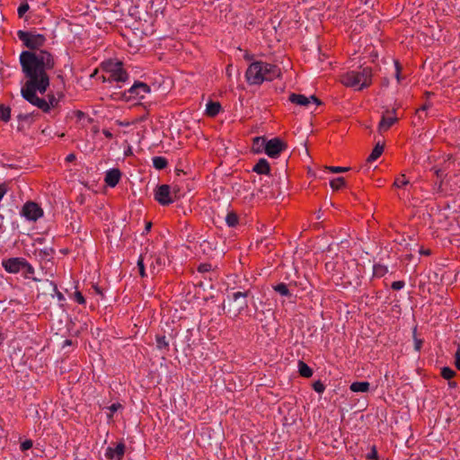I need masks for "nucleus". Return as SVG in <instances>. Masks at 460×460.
Listing matches in <instances>:
<instances>
[{"label": "nucleus", "instance_id": "nucleus-52", "mask_svg": "<svg viewBox=\"0 0 460 460\" xmlns=\"http://www.w3.org/2000/svg\"><path fill=\"white\" fill-rule=\"evenodd\" d=\"M102 134H103L107 138H112V137H113L112 133H111L109 129H103V130H102Z\"/></svg>", "mask_w": 460, "mask_h": 460}, {"label": "nucleus", "instance_id": "nucleus-8", "mask_svg": "<svg viewBox=\"0 0 460 460\" xmlns=\"http://www.w3.org/2000/svg\"><path fill=\"white\" fill-rule=\"evenodd\" d=\"M21 215L28 220L36 221L43 216V210L36 202L27 201L22 208Z\"/></svg>", "mask_w": 460, "mask_h": 460}, {"label": "nucleus", "instance_id": "nucleus-14", "mask_svg": "<svg viewBox=\"0 0 460 460\" xmlns=\"http://www.w3.org/2000/svg\"><path fill=\"white\" fill-rule=\"evenodd\" d=\"M121 178V172L119 169H111L106 172L104 181L110 187H115Z\"/></svg>", "mask_w": 460, "mask_h": 460}, {"label": "nucleus", "instance_id": "nucleus-55", "mask_svg": "<svg viewBox=\"0 0 460 460\" xmlns=\"http://www.w3.org/2000/svg\"><path fill=\"white\" fill-rule=\"evenodd\" d=\"M151 227H152V223L151 222L146 223V231H147V232L150 231Z\"/></svg>", "mask_w": 460, "mask_h": 460}, {"label": "nucleus", "instance_id": "nucleus-45", "mask_svg": "<svg viewBox=\"0 0 460 460\" xmlns=\"http://www.w3.org/2000/svg\"><path fill=\"white\" fill-rule=\"evenodd\" d=\"M7 192V184L5 182L0 184V200Z\"/></svg>", "mask_w": 460, "mask_h": 460}, {"label": "nucleus", "instance_id": "nucleus-30", "mask_svg": "<svg viewBox=\"0 0 460 460\" xmlns=\"http://www.w3.org/2000/svg\"><path fill=\"white\" fill-rule=\"evenodd\" d=\"M265 143H266V139L264 137H256L253 139L252 149L254 150L255 153H261V146H264Z\"/></svg>", "mask_w": 460, "mask_h": 460}, {"label": "nucleus", "instance_id": "nucleus-31", "mask_svg": "<svg viewBox=\"0 0 460 460\" xmlns=\"http://www.w3.org/2000/svg\"><path fill=\"white\" fill-rule=\"evenodd\" d=\"M456 375V371L453 370L451 367H444L441 369V376L444 379L450 380Z\"/></svg>", "mask_w": 460, "mask_h": 460}, {"label": "nucleus", "instance_id": "nucleus-39", "mask_svg": "<svg viewBox=\"0 0 460 460\" xmlns=\"http://www.w3.org/2000/svg\"><path fill=\"white\" fill-rule=\"evenodd\" d=\"M456 351L455 353V366L456 367L460 370V344L459 343H456Z\"/></svg>", "mask_w": 460, "mask_h": 460}, {"label": "nucleus", "instance_id": "nucleus-48", "mask_svg": "<svg viewBox=\"0 0 460 460\" xmlns=\"http://www.w3.org/2000/svg\"><path fill=\"white\" fill-rule=\"evenodd\" d=\"M433 170L438 178H443L445 176V172L442 169L434 167Z\"/></svg>", "mask_w": 460, "mask_h": 460}, {"label": "nucleus", "instance_id": "nucleus-3", "mask_svg": "<svg viewBox=\"0 0 460 460\" xmlns=\"http://www.w3.org/2000/svg\"><path fill=\"white\" fill-rule=\"evenodd\" d=\"M372 68L366 66L360 67L359 71H349L341 76V83L347 87H357V90H362L372 84Z\"/></svg>", "mask_w": 460, "mask_h": 460}, {"label": "nucleus", "instance_id": "nucleus-1", "mask_svg": "<svg viewBox=\"0 0 460 460\" xmlns=\"http://www.w3.org/2000/svg\"><path fill=\"white\" fill-rule=\"evenodd\" d=\"M20 64L27 79L21 89L22 98L43 112H49V104L47 100L37 96V93L43 94L49 86L47 70L53 69L55 66L52 54L47 50L39 52L24 50L20 54Z\"/></svg>", "mask_w": 460, "mask_h": 460}, {"label": "nucleus", "instance_id": "nucleus-57", "mask_svg": "<svg viewBox=\"0 0 460 460\" xmlns=\"http://www.w3.org/2000/svg\"><path fill=\"white\" fill-rule=\"evenodd\" d=\"M4 340V337L2 332H0V346L2 345L3 341Z\"/></svg>", "mask_w": 460, "mask_h": 460}, {"label": "nucleus", "instance_id": "nucleus-60", "mask_svg": "<svg viewBox=\"0 0 460 460\" xmlns=\"http://www.w3.org/2000/svg\"><path fill=\"white\" fill-rule=\"evenodd\" d=\"M425 254H429V251H424Z\"/></svg>", "mask_w": 460, "mask_h": 460}, {"label": "nucleus", "instance_id": "nucleus-46", "mask_svg": "<svg viewBox=\"0 0 460 460\" xmlns=\"http://www.w3.org/2000/svg\"><path fill=\"white\" fill-rule=\"evenodd\" d=\"M172 197L175 199L180 198V188L178 186H174L172 188Z\"/></svg>", "mask_w": 460, "mask_h": 460}, {"label": "nucleus", "instance_id": "nucleus-42", "mask_svg": "<svg viewBox=\"0 0 460 460\" xmlns=\"http://www.w3.org/2000/svg\"><path fill=\"white\" fill-rule=\"evenodd\" d=\"M31 447H32V441L30 440V439H26L25 441H23L21 444V450L22 451H26V450L31 448Z\"/></svg>", "mask_w": 460, "mask_h": 460}, {"label": "nucleus", "instance_id": "nucleus-6", "mask_svg": "<svg viewBox=\"0 0 460 460\" xmlns=\"http://www.w3.org/2000/svg\"><path fill=\"white\" fill-rule=\"evenodd\" d=\"M150 93V87L145 83L136 82L128 91L123 93L125 100L144 99Z\"/></svg>", "mask_w": 460, "mask_h": 460}, {"label": "nucleus", "instance_id": "nucleus-15", "mask_svg": "<svg viewBox=\"0 0 460 460\" xmlns=\"http://www.w3.org/2000/svg\"><path fill=\"white\" fill-rule=\"evenodd\" d=\"M111 78L116 82H126L128 79V73L121 67V63H117L111 72Z\"/></svg>", "mask_w": 460, "mask_h": 460}, {"label": "nucleus", "instance_id": "nucleus-26", "mask_svg": "<svg viewBox=\"0 0 460 460\" xmlns=\"http://www.w3.org/2000/svg\"><path fill=\"white\" fill-rule=\"evenodd\" d=\"M11 119V108L4 104H0V119L8 122Z\"/></svg>", "mask_w": 460, "mask_h": 460}, {"label": "nucleus", "instance_id": "nucleus-9", "mask_svg": "<svg viewBox=\"0 0 460 460\" xmlns=\"http://www.w3.org/2000/svg\"><path fill=\"white\" fill-rule=\"evenodd\" d=\"M140 256H145V262L147 264L151 274L159 272L164 264V258L158 254L146 252Z\"/></svg>", "mask_w": 460, "mask_h": 460}, {"label": "nucleus", "instance_id": "nucleus-23", "mask_svg": "<svg viewBox=\"0 0 460 460\" xmlns=\"http://www.w3.org/2000/svg\"><path fill=\"white\" fill-rule=\"evenodd\" d=\"M273 289L279 293V295L287 297H291L292 294L288 289V287L285 283H279L275 286H273Z\"/></svg>", "mask_w": 460, "mask_h": 460}, {"label": "nucleus", "instance_id": "nucleus-54", "mask_svg": "<svg viewBox=\"0 0 460 460\" xmlns=\"http://www.w3.org/2000/svg\"><path fill=\"white\" fill-rule=\"evenodd\" d=\"M421 343H422V341L420 340H416V341H415V349L417 350H420V349L421 347Z\"/></svg>", "mask_w": 460, "mask_h": 460}, {"label": "nucleus", "instance_id": "nucleus-13", "mask_svg": "<svg viewBox=\"0 0 460 460\" xmlns=\"http://www.w3.org/2000/svg\"><path fill=\"white\" fill-rule=\"evenodd\" d=\"M125 453V445L124 443H119L116 447H107L105 452V456L107 459L112 460L116 458L117 460H120Z\"/></svg>", "mask_w": 460, "mask_h": 460}, {"label": "nucleus", "instance_id": "nucleus-47", "mask_svg": "<svg viewBox=\"0 0 460 460\" xmlns=\"http://www.w3.org/2000/svg\"><path fill=\"white\" fill-rule=\"evenodd\" d=\"M394 65H395V70H396L395 75H396L397 81L400 82V75H401L402 67L398 61H395Z\"/></svg>", "mask_w": 460, "mask_h": 460}, {"label": "nucleus", "instance_id": "nucleus-33", "mask_svg": "<svg viewBox=\"0 0 460 460\" xmlns=\"http://www.w3.org/2000/svg\"><path fill=\"white\" fill-rule=\"evenodd\" d=\"M409 184V181L406 179L404 174H402L400 177L396 178L393 186L395 188H402Z\"/></svg>", "mask_w": 460, "mask_h": 460}, {"label": "nucleus", "instance_id": "nucleus-28", "mask_svg": "<svg viewBox=\"0 0 460 460\" xmlns=\"http://www.w3.org/2000/svg\"><path fill=\"white\" fill-rule=\"evenodd\" d=\"M431 107V103L427 102L423 105H421L417 111H416V116L419 119H424L427 117L426 111Z\"/></svg>", "mask_w": 460, "mask_h": 460}, {"label": "nucleus", "instance_id": "nucleus-40", "mask_svg": "<svg viewBox=\"0 0 460 460\" xmlns=\"http://www.w3.org/2000/svg\"><path fill=\"white\" fill-rule=\"evenodd\" d=\"M405 286L404 281L402 280H397L394 281L391 285L392 289L394 290H400Z\"/></svg>", "mask_w": 460, "mask_h": 460}, {"label": "nucleus", "instance_id": "nucleus-37", "mask_svg": "<svg viewBox=\"0 0 460 460\" xmlns=\"http://www.w3.org/2000/svg\"><path fill=\"white\" fill-rule=\"evenodd\" d=\"M327 169L331 172L339 173V172H348L349 170V167H341V166H329Z\"/></svg>", "mask_w": 460, "mask_h": 460}, {"label": "nucleus", "instance_id": "nucleus-20", "mask_svg": "<svg viewBox=\"0 0 460 460\" xmlns=\"http://www.w3.org/2000/svg\"><path fill=\"white\" fill-rule=\"evenodd\" d=\"M370 384L367 381L354 382L350 385V390L355 393H365L369 390Z\"/></svg>", "mask_w": 460, "mask_h": 460}, {"label": "nucleus", "instance_id": "nucleus-58", "mask_svg": "<svg viewBox=\"0 0 460 460\" xmlns=\"http://www.w3.org/2000/svg\"><path fill=\"white\" fill-rule=\"evenodd\" d=\"M448 385H449V386L455 387V386L456 385V382H454V381H453V382H451V381L449 380Z\"/></svg>", "mask_w": 460, "mask_h": 460}, {"label": "nucleus", "instance_id": "nucleus-10", "mask_svg": "<svg viewBox=\"0 0 460 460\" xmlns=\"http://www.w3.org/2000/svg\"><path fill=\"white\" fill-rule=\"evenodd\" d=\"M26 259L22 257H13L2 261V267L8 273L17 274L22 270Z\"/></svg>", "mask_w": 460, "mask_h": 460}, {"label": "nucleus", "instance_id": "nucleus-41", "mask_svg": "<svg viewBox=\"0 0 460 460\" xmlns=\"http://www.w3.org/2000/svg\"><path fill=\"white\" fill-rule=\"evenodd\" d=\"M75 300L78 304H80V305H84V304H85V299H84V296L82 295V293H81V292H79V291H76V292L75 293Z\"/></svg>", "mask_w": 460, "mask_h": 460}, {"label": "nucleus", "instance_id": "nucleus-38", "mask_svg": "<svg viewBox=\"0 0 460 460\" xmlns=\"http://www.w3.org/2000/svg\"><path fill=\"white\" fill-rule=\"evenodd\" d=\"M29 8L30 7H29V4L27 3L21 4L20 6L18 7V10H17L18 16L20 18H22L25 14V13L29 10Z\"/></svg>", "mask_w": 460, "mask_h": 460}, {"label": "nucleus", "instance_id": "nucleus-19", "mask_svg": "<svg viewBox=\"0 0 460 460\" xmlns=\"http://www.w3.org/2000/svg\"><path fill=\"white\" fill-rule=\"evenodd\" d=\"M384 152V145L377 143L373 148L371 154L367 158V163H372L378 159Z\"/></svg>", "mask_w": 460, "mask_h": 460}, {"label": "nucleus", "instance_id": "nucleus-24", "mask_svg": "<svg viewBox=\"0 0 460 460\" xmlns=\"http://www.w3.org/2000/svg\"><path fill=\"white\" fill-rule=\"evenodd\" d=\"M153 165L157 170H163L167 167L168 162L163 156H155L153 157Z\"/></svg>", "mask_w": 460, "mask_h": 460}, {"label": "nucleus", "instance_id": "nucleus-2", "mask_svg": "<svg viewBox=\"0 0 460 460\" xmlns=\"http://www.w3.org/2000/svg\"><path fill=\"white\" fill-rule=\"evenodd\" d=\"M281 75V69L274 64L254 61L247 68L245 78L249 84L261 85L264 81H273Z\"/></svg>", "mask_w": 460, "mask_h": 460}, {"label": "nucleus", "instance_id": "nucleus-49", "mask_svg": "<svg viewBox=\"0 0 460 460\" xmlns=\"http://www.w3.org/2000/svg\"><path fill=\"white\" fill-rule=\"evenodd\" d=\"M367 458L368 459H377V453H376L375 447L372 448V452L370 454H368Z\"/></svg>", "mask_w": 460, "mask_h": 460}, {"label": "nucleus", "instance_id": "nucleus-44", "mask_svg": "<svg viewBox=\"0 0 460 460\" xmlns=\"http://www.w3.org/2000/svg\"><path fill=\"white\" fill-rule=\"evenodd\" d=\"M211 269V265L210 264H207V263H204V264H200L198 268V270L199 272H208Z\"/></svg>", "mask_w": 460, "mask_h": 460}, {"label": "nucleus", "instance_id": "nucleus-59", "mask_svg": "<svg viewBox=\"0 0 460 460\" xmlns=\"http://www.w3.org/2000/svg\"><path fill=\"white\" fill-rule=\"evenodd\" d=\"M58 297L62 298L63 295L60 292H58Z\"/></svg>", "mask_w": 460, "mask_h": 460}, {"label": "nucleus", "instance_id": "nucleus-36", "mask_svg": "<svg viewBox=\"0 0 460 460\" xmlns=\"http://www.w3.org/2000/svg\"><path fill=\"white\" fill-rule=\"evenodd\" d=\"M313 388L316 393L322 394L325 390V385L323 384L322 381L317 380L313 384Z\"/></svg>", "mask_w": 460, "mask_h": 460}, {"label": "nucleus", "instance_id": "nucleus-25", "mask_svg": "<svg viewBox=\"0 0 460 460\" xmlns=\"http://www.w3.org/2000/svg\"><path fill=\"white\" fill-rule=\"evenodd\" d=\"M155 341H156V347L158 349L169 351V343L166 341L165 336L156 335Z\"/></svg>", "mask_w": 460, "mask_h": 460}, {"label": "nucleus", "instance_id": "nucleus-51", "mask_svg": "<svg viewBox=\"0 0 460 460\" xmlns=\"http://www.w3.org/2000/svg\"><path fill=\"white\" fill-rule=\"evenodd\" d=\"M75 115L78 119H82L83 118H84L85 113L82 111L77 110L75 111Z\"/></svg>", "mask_w": 460, "mask_h": 460}, {"label": "nucleus", "instance_id": "nucleus-53", "mask_svg": "<svg viewBox=\"0 0 460 460\" xmlns=\"http://www.w3.org/2000/svg\"><path fill=\"white\" fill-rule=\"evenodd\" d=\"M75 159V154H69L66 156V162H73Z\"/></svg>", "mask_w": 460, "mask_h": 460}, {"label": "nucleus", "instance_id": "nucleus-43", "mask_svg": "<svg viewBox=\"0 0 460 460\" xmlns=\"http://www.w3.org/2000/svg\"><path fill=\"white\" fill-rule=\"evenodd\" d=\"M122 408V405L119 402L117 403H112L110 407H109V410L111 411V415H109V417H111L112 414L114 412H116L119 409Z\"/></svg>", "mask_w": 460, "mask_h": 460}, {"label": "nucleus", "instance_id": "nucleus-17", "mask_svg": "<svg viewBox=\"0 0 460 460\" xmlns=\"http://www.w3.org/2000/svg\"><path fill=\"white\" fill-rule=\"evenodd\" d=\"M396 121H397L396 117L383 116L382 119L380 120L379 125H378L379 131L388 130L394 125V123H395Z\"/></svg>", "mask_w": 460, "mask_h": 460}, {"label": "nucleus", "instance_id": "nucleus-29", "mask_svg": "<svg viewBox=\"0 0 460 460\" xmlns=\"http://www.w3.org/2000/svg\"><path fill=\"white\" fill-rule=\"evenodd\" d=\"M330 185L332 190H338L345 185V179L343 177H337L331 181Z\"/></svg>", "mask_w": 460, "mask_h": 460}, {"label": "nucleus", "instance_id": "nucleus-5", "mask_svg": "<svg viewBox=\"0 0 460 460\" xmlns=\"http://www.w3.org/2000/svg\"><path fill=\"white\" fill-rule=\"evenodd\" d=\"M287 143L279 137H274L266 141L264 152L270 158H278L282 151L287 148Z\"/></svg>", "mask_w": 460, "mask_h": 460}, {"label": "nucleus", "instance_id": "nucleus-32", "mask_svg": "<svg viewBox=\"0 0 460 460\" xmlns=\"http://www.w3.org/2000/svg\"><path fill=\"white\" fill-rule=\"evenodd\" d=\"M146 262H145V256H139L138 260H137V268H138V270H139V275L142 277V278H146L147 276L146 272Z\"/></svg>", "mask_w": 460, "mask_h": 460}, {"label": "nucleus", "instance_id": "nucleus-22", "mask_svg": "<svg viewBox=\"0 0 460 460\" xmlns=\"http://www.w3.org/2000/svg\"><path fill=\"white\" fill-rule=\"evenodd\" d=\"M298 373L303 377H311L313 376V369L304 361H298Z\"/></svg>", "mask_w": 460, "mask_h": 460}, {"label": "nucleus", "instance_id": "nucleus-12", "mask_svg": "<svg viewBox=\"0 0 460 460\" xmlns=\"http://www.w3.org/2000/svg\"><path fill=\"white\" fill-rule=\"evenodd\" d=\"M251 294L250 289L245 291H237L233 294L234 302L237 303V314H240L243 310L248 307L246 297Z\"/></svg>", "mask_w": 460, "mask_h": 460}, {"label": "nucleus", "instance_id": "nucleus-16", "mask_svg": "<svg viewBox=\"0 0 460 460\" xmlns=\"http://www.w3.org/2000/svg\"><path fill=\"white\" fill-rule=\"evenodd\" d=\"M252 171L257 172L258 174L268 175L270 172V166L269 162L265 158H261L253 166Z\"/></svg>", "mask_w": 460, "mask_h": 460}, {"label": "nucleus", "instance_id": "nucleus-7", "mask_svg": "<svg viewBox=\"0 0 460 460\" xmlns=\"http://www.w3.org/2000/svg\"><path fill=\"white\" fill-rule=\"evenodd\" d=\"M155 199L162 206H168L174 202L172 187L168 184H162L155 190Z\"/></svg>", "mask_w": 460, "mask_h": 460}, {"label": "nucleus", "instance_id": "nucleus-34", "mask_svg": "<svg viewBox=\"0 0 460 460\" xmlns=\"http://www.w3.org/2000/svg\"><path fill=\"white\" fill-rule=\"evenodd\" d=\"M387 272V268L381 264L374 266V275L376 277H383Z\"/></svg>", "mask_w": 460, "mask_h": 460}, {"label": "nucleus", "instance_id": "nucleus-27", "mask_svg": "<svg viewBox=\"0 0 460 460\" xmlns=\"http://www.w3.org/2000/svg\"><path fill=\"white\" fill-rule=\"evenodd\" d=\"M226 222L228 226L234 227V226H237V224L239 222V217L235 212L231 211V212L227 213V215L226 217Z\"/></svg>", "mask_w": 460, "mask_h": 460}, {"label": "nucleus", "instance_id": "nucleus-21", "mask_svg": "<svg viewBox=\"0 0 460 460\" xmlns=\"http://www.w3.org/2000/svg\"><path fill=\"white\" fill-rule=\"evenodd\" d=\"M22 274L25 279H30L34 281H40L39 279L33 277L34 274V268L25 260L24 265L22 267Z\"/></svg>", "mask_w": 460, "mask_h": 460}, {"label": "nucleus", "instance_id": "nucleus-4", "mask_svg": "<svg viewBox=\"0 0 460 460\" xmlns=\"http://www.w3.org/2000/svg\"><path fill=\"white\" fill-rule=\"evenodd\" d=\"M17 36L29 49H39L46 42V37L43 34L34 33L32 31H18Z\"/></svg>", "mask_w": 460, "mask_h": 460}, {"label": "nucleus", "instance_id": "nucleus-11", "mask_svg": "<svg viewBox=\"0 0 460 460\" xmlns=\"http://www.w3.org/2000/svg\"><path fill=\"white\" fill-rule=\"evenodd\" d=\"M288 101L294 104L300 106H307L311 102V101L315 102L317 105H320L322 103L321 101L314 95L306 97L305 95L299 93H291L288 97Z\"/></svg>", "mask_w": 460, "mask_h": 460}, {"label": "nucleus", "instance_id": "nucleus-56", "mask_svg": "<svg viewBox=\"0 0 460 460\" xmlns=\"http://www.w3.org/2000/svg\"><path fill=\"white\" fill-rule=\"evenodd\" d=\"M71 344H72L71 340H66V341H64V346H68V345H71Z\"/></svg>", "mask_w": 460, "mask_h": 460}, {"label": "nucleus", "instance_id": "nucleus-35", "mask_svg": "<svg viewBox=\"0 0 460 460\" xmlns=\"http://www.w3.org/2000/svg\"><path fill=\"white\" fill-rule=\"evenodd\" d=\"M47 102L49 104V110L58 106L59 99L56 98L54 94H48Z\"/></svg>", "mask_w": 460, "mask_h": 460}, {"label": "nucleus", "instance_id": "nucleus-50", "mask_svg": "<svg viewBox=\"0 0 460 460\" xmlns=\"http://www.w3.org/2000/svg\"><path fill=\"white\" fill-rule=\"evenodd\" d=\"M30 117H31V114L19 113L17 115V119L19 120H27Z\"/></svg>", "mask_w": 460, "mask_h": 460}, {"label": "nucleus", "instance_id": "nucleus-18", "mask_svg": "<svg viewBox=\"0 0 460 460\" xmlns=\"http://www.w3.org/2000/svg\"><path fill=\"white\" fill-rule=\"evenodd\" d=\"M221 110V105L218 102H208L207 103L206 114L209 117L217 116Z\"/></svg>", "mask_w": 460, "mask_h": 460}]
</instances>
